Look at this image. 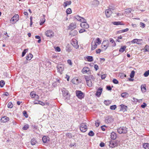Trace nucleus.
<instances>
[{
	"mask_svg": "<svg viewBox=\"0 0 149 149\" xmlns=\"http://www.w3.org/2000/svg\"><path fill=\"white\" fill-rule=\"evenodd\" d=\"M141 89L143 92H145L146 91L145 84H142L141 86Z\"/></svg>",
	"mask_w": 149,
	"mask_h": 149,
	"instance_id": "nucleus-26",
	"label": "nucleus"
},
{
	"mask_svg": "<svg viewBox=\"0 0 149 149\" xmlns=\"http://www.w3.org/2000/svg\"><path fill=\"white\" fill-rule=\"evenodd\" d=\"M5 84V82L3 80H1L0 81V86L2 87Z\"/></svg>",
	"mask_w": 149,
	"mask_h": 149,
	"instance_id": "nucleus-44",
	"label": "nucleus"
},
{
	"mask_svg": "<svg viewBox=\"0 0 149 149\" xmlns=\"http://www.w3.org/2000/svg\"><path fill=\"white\" fill-rule=\"evenodd\" d=\"M111 101L109 100H105L104 101V103L106 105H109L111 104Z\"/></svg>",
	"mask_w": 149,
	"mask_h": 149,
	"instance_id": "nucleus-34",
	"label": "nucleus"
},
{
	"mask_svg": "<svg viewBox=\"0 0 149 149\" xmlns=\"http://www.w3.org/2000/svg\"><path fill=\"white\" fill-rule=\"evenodd\" d=\"M9 118L7 116H4L1 118L0 120L1 122L3 123H6L9 120Z\"/></svg>",
	"mask_w": 149,
	"mask_h": 149,
	"instance_id": "nucleus-19",
	"label": "nucleus"
},
{
	"mask_svg": "<svg viewBox=\"0 0 149 149\" xmlns=\"http://www.w3.org/2000/svg\"><path fill=\"white\" fill-rule=\"evenodd\" d=\"M29 128V125H25L23 127V129L24 130H27Z\"/></svg>",
	"mask_w": 149,
	"mask_h": 149,
	"instance_id": "nucleus-46",
	"label": "nucleus"
},
{
	"mask_svg": "<svg viewBox=\"0 0 149 149\" xmlns=\"http://www.w3.org/2000/svg\"><path fill=\"white\" fill-rule=\"evenodd\" d=\"M57 72L61 74L62 73V72L64 70V66L61 65H58L57 66Z\"/></svg>",
	"mask_w": 149,
	"mask_h": 149,
	"instance_id": "nucleus-9",
	"label": "nucleus"
},
{
	"mask_svg": "<svg viewBox=\"0 0 149 149\" xmlns=\"http://www.w3.org/2000/svg\"><path fill=\"white\" fill-rule=\"evenodd\" d=\"M140 27L142 28H144L145 26V24L141 22H140Z\"/></svg>",
	"mask_w": 149,
	"mask_h": 149,
	"instance_id": "nucleus-49",
	"label": "nucleus"
},
{
	"mask_svg": "<svg viewBox=\"0 0 149 149\" xmlns=\"http://www.w3.org/2000/svg\"><path fill=\"white\" fill-rule=\"evenodd\" d=\"M71 3V1H66L64 3L63 6L64 8L66 7L68 5H70Z\"/></svg>",
	"mask_w": 149,
	"mask_h": 149,
	"instance_id": "nucleus-29",
	"label": "nucleus"
},
{
	"mask_svg": "<svg viewBox=\"0 0 149 149\" xmlns=\"http://www.w3.org/2000/svg\"><path fill=\"white\" fill-rule=\"evenodd\" d=\"M134 73L135 72L134 70H132L131 71L130 75V77L131 78H133L134 77Z\"/></svg>",
	"mask_w": 149,
	"mask_h": 149,
	"instance_id": "nucleus-39",
	"label": "nucleus"
},
{
	"mask_svg": "<svg viewBox=\"0 0 149 149\" xmlns=\"http://www.w3.org/2000/svg\"><path fill=\"white\" fill-rule=\"evenodd\" d=\"M113 121V119L111 116H108L106 117L105 120V123H108L112 122Z\"/></svg>",
	"mask_w": 149,
	"mask_h": 149,
	"instance_id": "nucleus-10",
	"label": "nucleus"
},
{
	"mask_svg": "<svg viewBox=\"0 0 149 149\" xmlns=\"http://www.w3.org/2000/svg\"><path fill=\"white\" fill-rule=\"evenodd\" d=\"M74 17L77 20L81 22L86 21V20L85 19L78 15L75 16Z\"/></svg>",
	"mask_w": 149,
	"mask_h": 149,
	"instance_id": "nucleus-17",
	"label": "nucleus"
},
{
	"mask_svg": "<svg viewBox=\"0 0 149 149\" xmlns=\"http://www.w3.org/2000/svg\"><path fill=\"white\" fill-rule=\"evenodd\" d=\"M116 108V106L115 105L111 106L110 107V109L111 110H115Z\"/></svg>",
	"mask_w": 149,
	"mask_h": 149,
	"instance_id": "nucleus-45",
	"label": "nucleus"
},
{
	"mask_svg": "<svg viewBox=\"0 0 149 149\" xmlns=\"http://www.w3.org/2000/svg\"><path fill=\"white\" fill-rule=\"evenodd\" d=\"M63 95V97H65V99L66 101H68L69 100L70 98V95L68 93V91L64 88L62 89Z\"/></svg>",
	"mask_w": 149,
	"mask_h": 149,
	"instance_id": "nucleus-2",
	"label": "nucleus"
},
{
	"mask_svg": "<svg viewBox=\"0 0 149 149\" xmlns=\"http://www.w3.org/2000/svg\"><path fill=\"white\" fill-rule=\"evenodd\" d=\"M76 93L77 96L79 98L81 99L84 97V94L81 91L77 90Z\"/></svg>",
	"mask_w": 149,
	"mask_h": 149,
	"instance_id": "nucleus-5",
	"label": "nucleus"
},
{
	"mask_svg": "<svg viewBox=\"0 0 149 149\" xmlns=\"http://www.w3.org/2000/svg\"><path fill=\"white\" fill-rule=\"evenodd\" d=\"M89 71L90 70L89 68L87 67H85L83 68L81 72L83 74L87 73V74H89Z\"/></svg>",
	"mask_w": 149,
	"mask_h": 149,
	"instance_id": "nucleus-15",
	"label": "nucleus"
},
{
	"mask_svg": "<svg viewBox=\"0 0 149 149\" xmlns=\"http://www.w3.org/2000/svg\"><path fill=\"white\" fill-rule=\"evenodd\" d=\"M100 123L99 122L98 120L96 121L95 122V126L96 127H98L100 125Z\"/></svg>",
	"mask_w": 149,
	"mask_h": 149,
	"instance_id": "nucleus-57",
	"label": "nucleus"
},
{
	"mask_svg": "<svg viewBox=\"0 0 149 149\" xmlns=\"http://www.w3.org/2000/svg\"><path fill=\"white\" fill-rule=\"evenodd\" d=\"M23 113L24 116L26 118H27L28 117V116L26 112V111H23Z\"/></svg>",
	"mask_w": 149,
	"mask_h": 149,
	"instance_id": "nucleus-59",
	"label": "nucleus"
},
{
	"mask_svg": "<svg viewBox=\"0 0 149 149\" xmlns=\"http://www.w3.org/2000/svg\"><path fill=\"white\" fill-rule=\"evenodd\" d=\"M126 48V46L125 45L122 46H121V48H120L119 50V52L121 53L123 52L125 50Z\"/></svg>",
	"mask_w": 149,
	"mask_h": 149,
	"instance_id": "nucleus-25",
	"label": "nucleus"
},
{
	"mask_svg": "<svg viewBox=\"0 0 149 149\" xmlns=\"http://www.w3.org/2000/svg\"><path fill=\"white\" fill-rule=\"evenodd\" d=\"M86 30L85 29H81L79 31V32L80 33H82L86 31Z\"/></svg>",
	"mask_w": 149,
	"mask_h": 149,
	"instance_id": "nucleus-58",
	"label": "nucleus"
},
{
	"mask_svg": "<svg viewBox=\"0 0 149 149\" xmlns=\"http://www.w3.org/2000/svg\"><path fill=\"white\" fill-rule=\"evenodd\" d=\"M55 50L57 52H60L61 49L59 47H56L55 48Z\"/></svg>",
	"mask_w": 149,
	"mask_h": 149,
	"instance_id": "nucleus-60",
	"label": "nucleus"
},
{
	"mask_svg": "<svg viewBox=\"0 0 149 149\" xmlns=\"http://www.w3.org/2000/svg\"><path fill=\"white\" fill-rule=\"evenodd\" d=\"M87 59L89 61H92L93 60V58L91 56H88L87 57Z\"/></svg>",
	"mask_w": 149,
	"mask_h": 149,
	"instance_id": "nucleus-36",
	"label": "nucleus"
},
{
	"mask_svg": "<svg viewBox=\"0 0 149 149\" xmlns=\"http://www.w3.org/2000/svg\"><path fill=\"white\" fill-rule=\"evenodd\" d=\"M94 4H95L96 6H97L99 3V1L97 0H95L93 2Z\"/></svg>",
	"mask_w": 149,
	"mask_h": 149,
	"instance_id": "nucleus-54",
	"label": "nucleus"
},
{
	"mask_svg": "<svg viewBox=\"0 0 149 149\" xmlns=\"http://www.w3.org/2000/svg\"><path fill=\"white\" fill-rule=\"evenodd\" d=\"M112 13L111 9L110 8L107 9L105 11V14L107 17H110Z\"/></svg>",
	"mask_w": 149,
	"mask_h": 149,
	"instance_id": "nucleus-13",
	"label": "nucleus"
},
{
	"mask_svg": "<svg viewBox=\"0 0 149 149\" xmlns=\"http://www.w3.org/2000/svg\"><path fill=\"white\" fill-rule=\"evenodd\" d=\"M13 106V105L11 102H8V107L9 108H12Z\"/></svg>",
	"mask_w": 149,
	"mask_h": 149,
	"instance_id": "nucleus-38",
	"label": "nucleus"
},
{
	"mask_svg": "<svg viewBox=\"0 0 149 149\" xmlns=\"http://www.w3.org/2000/svg\"><path fill=\"white\" fill-rule=\"evenodd\" d=\"M109 41L107 40H105L103 41L101 47L102 48L104 49V50L106 49L109 46Z\"/></svg>",
	"mask_w": 149,
	"mask_h": 149,
	"instance_id": "nucleus-3",
	"label": "nucleus"
},
{
	"mask_svg": "<svg viewBox=\"0 0 149 149\" xmlns=\"http://www.w3.org/2000/svg\"><path fill=\"white\" fill-rule=\"evenodd\" d=\"M97 44H96V43H94L93 42H92L91 45V50H94L97 48Z\"/></svg>",
	"mask_w": 149,
	"mask_h": 149,
	"instance_id": "nucleus-22",
	"label": "nucleus"
},
{
	"mask_svg": "<svg viewBox=\"0 0 149 149\" xmlns=\"http://www.w3.org/2000/svg\"><path fill=\"white\" fill-rule=\"evenodd\" d=\"M31 144L32 145H34L37 143V141L34 138H33L31 140Z\"/></svg>",
	"mask_w": 149,
	"mask_h": 149,
	"instance_id": "nucleus-30",
	"label": "nucleus"
},
{
	"mask_svg": "<svg viewBox=\"0 0 149 149\" xmlns=\"http://www.w3.org/2000/svg\"><path fill=\"white\" fill-rule=\"evenodd\" d=\"M28 49H25L22 52V56H24L26 54V53L28 52Z\"/></svg>",
	"mask_w": 149,
	"mask_h": 149,
	"instance_id": "nucleus-40",
	"label": "nucleus"
},
{
	"mask_svg": "<svg viewBox=\"0 0 149 149\" xmlns=\"http://www.w3.org/2000/svg\"><path fill=\"white\" fill-rule=\"evenodd\" d=\"M101 51V50L100 49H98L96 50V53L97 54H99L100 53V52Z\"/></svg>",
	"mask_w": 149,
	"mask_h": 149,
	"instance_id": "nucleus-64",
	"label": "nucleus"
},
{
	"mask_svg": "<svg viewBox=\"0 0 149 149\" xmlns=\"http://www.w3.org/2000/svg\"><path fill=\"white\" fill-rule=\"evenodd\" d=\"M102 88H99L98 89L96 93H95V95L96 96L98 97H100L102 93Z\"/></svg>",
	"mask_w": 149,
	"mask_h": 149,
	"instance_id": "nucleus-16",
	"label": "nucleus"
},
{
	"mask_svg": "<svg viewBox=\"0 0 149 149\" xmlns=\"http://www.w3.org/2000/svg\"><path fill=\"white\" fill-rule=\"evenodd\" d=\"M145 50L146 51H149V47L146 45L145 46Z\"/></svg>",
	"mask_w": 149,
	"mask_h": 149,
	"instance_id": "nucleus-61",
	"label": "nucleus"
},
{
	"mask_svg": "<svg viewBox=\"0 0 149 149\" xmlns=\"http://www.w3.org/2000/svg\"><path fill=\"white\" fill-rule=\"evenodd\" d=\"M117 137L116 133L114 132L111 133V139L114 140Z\"/></svg>",
	"mask_w": 149,
	"mask_h": 149,
	"instance_id": "nucleus-23",
	"label": "nucleus"
},
{
	"mask_svg": "<svg viewBox=\"0 0 149 149\" xmlns=\"http://www.w3.org/2000/svg\"><path fill=\"white\" fill-rule=\"evenodd\" d=\"M117 131L120 134H125L127 132V128L125 127H121L117 129Z\"/></svg>",
	"mask_w": 149,
	"mask_h": 149,
	"instance_id": "nucleus-4",
	"label": "nucleus"
},
{
	"mask_svg": "<svg viewBox=\"0 0 149 149\" xmlns=\"http://www.w3.org/2000/svg\"><path fill=\"white\" fill-rule=\"evenodd\" d=\"M77 33V32L76 30H74L73 31H72L70 33L72 36H74L76 35Z\"/></svg>",
	"mask_w": 149,
	"mask_h": 149,
	"instance_id": "nucleus-37",
	"label": "nucleus"
},
{
	"mask_svg": "<svg viewBox=\"0 0 149 149\" xmlns=\"http://www.w3.org/2000/svg\"><path fill=\"white\" fill-rule=\"evenodd\" d=\"M76 24L75 23H71L70 25L69 26V29L73 30L76 28Z\"/></svg>",
	"mask_w": 149,
	"mask_h": 149,
	"instance_id": "nucleus-18",
	"label": "nucleus"
},
{
	"mask_svg": "<svg viewBox=\"0 0 149 149\" xmlns=\"http://www.w3.org/2000/svg\"><path fill=\"white\" fill-rule=\"evenodd\" d=\"M19 19V16L18 15H15L11 19L10 22L12 23L15 24Z\"/></svg>",
	"mask_w": 149,
	"mask_h": 149,
	"instance_id": "nucleus-7",
	"label": "nucleus"
},
{
	"mask_svg": "<svg viewBox=\"0 0 149 149\" xmlns=\"http://www.w3.org/2000/svg\"><path fill=\"white\" fill-rule=\"evenodd\" d=\"M66 136L68 137L69 138H71L72 137V134L70 133H68L66 134Z\"/></svg>",
	"mask_w": 149,
	"mask_h": 149,
	"instance_id": "nucleus-52",
	"label": "nucleus"
},
{
	"mask_svg": "<svg viewBox=\"0 0 149 149\" xmlns=\"http://www.w3.org/2000/svg\"><path fill=\"white\" fill-rule=\"evenodd\" d=\"M35 104H39L42 106H44L45 104V103L40 101H38V103H34Z\"/></svg>",
	"mask_w": 149,
	"mask_h": 149,
	"instance_id": "nucleus-53",
	"label": "nucleus"
},
{
	"mask_svg": "<svg viewBox=\"0 0 149 149\" xmlns=\"http://www.w3.org/2000/svg\"><path fill=\"white\" fill-rule=\"evenodd\" d=\"M71 44L75 49H77L79 48V46L78 45L77 42L75 39L73 40H72Z\"/></svg>",
	"mask_w": 149,
	"mask_h": 149,
	"instance_id": "nucleus-11",
	"label": "nucleus"
},
{
	"mask_svg": "<svg viewBox=\"0 0 149 149\" xmlns=\"http://www.w3.org/2000/svg\"><path fill=\"white\" fill-rule=\"evenodd\" d=\"M94 68L95 69V70L96 71L98 70V66L97 65H95L94 66Z\"/></svg>",
	"mask_w": 149,
	"mask_h": 149,
	"instance_id": "nucleus-63",
	"label": "nucleus"
},
{
	"mask_svg": "<svg viewBox=\"0 0 149 149\" xmlns=\"http://www.w3.org/2000/svg\"><path fill=\"white\" fill-rule=\"evenodd\" d=\"M94 134L92 131H90L88 134V135L91 136H93L94 135Z\"/></svg>",
	"mask_w": 149,
	"mask_h": 149,
	"instance_id": "nucleus-48",
	"label": "nucleus"
},
{
	"mask_svg": "<svg viewBox=\"0 0 149 149\" xmlns=\"http://www.w3.org/2000/svg\"><path fill=\"white\" fill-rule=\"evenodd\" d=\"M149 75V70L146 71L144 73L143 75L145 77H148Z\"/></svg>",
	"mask_w": 149,
	"mask_h": 149,
	"instance_id": "nucleus-43",
	"label": "nucleus"
},
{
	"mask_svg": "<svg viewBox=\"0 0 149 149\" xmlns=\"http://www.w3.org/2000/svg\"><path fill=\"white\" fill-rule=\"evenodd\" d=\"M121 96L123 97H127L129 96L128 94L127 93H123L121 94Z\"/></svg>",
	"mask_w": 149,
	"mask_h": 149,
	"instance_id": "nucleus-32",
	"label": "nucleus"
},
{
	"mask_svg": "<svg viewBox=\"0 0 149 149\" xmlns=\"http://www.w3.org/2000/svg\"><path fill=\"white\" fill-rule=\"evenodd\" d=\"M143 147L145 149H149V143H144Z\"/></svg>",
	"mask_w": 149,
	"mask_h": 149,
	"instance_id": "nucleus-33",
	"label": "nucleus"
},
{
	"mask_svg": "<svg viewBox=\"0 0 149 149\" xmlns=\"http://www.w3.org/2000/svg\"><path fill=\"white\" fill-rule=\"evenodd\" d=\"M113 82L115 84H118V81L116 79H114L113 80Z\"/></svg>",
	"mask_w": 149,
	"mask_h": 149,
	"instance_id": "nucleus-55",
	"label": "nucleus"
},
{
	"mask_svg": "<svg viewBox=\"0 0 149 149\" xmlns=\"http://www.w3.org/2000/svg\"><path fill=\"white\" fill-rule=\"evenodd\" d=\"M107 75L106 74H104L102 75L101 76V78L102 79H104L106 77Z\"/></svg>",
	"mask_w": 149,
	"mask_h": 149,
	"instance_id": "nucleus-56",
	"label": "nucleus"
},
{
	"mask_svg": "<svg viewBox=\"0 0 149 149\" xmlns=\"http://www.w3.org/2000/svg\"><path fill=\"white\" fill-rule=\"evenodd\" d=\"M80 26L81 27L85 29H87L89 27L88 24L86 22V21L81 22L80 24Z\"/></svg>",
	"mask_w": 149,
	"mask_h": 149,
	"instance_id": "nucleus-12",
	"label": "nucleus"
},
{
	"mask_svg": "<svg viewBox=\"0 0 149 149\" xmlns=\"http://www.w3.org/2000/svg\"><path fill=\"white\" fill-rule=\"evenodd\" d=\"M45 34L47 37L51 38L54 36V33L52 30H47L45 33Z\"/></svg>",
	"mask_w": 149,
	"mask_h": 149,
	"instance_id": "nucleus-6",
	"label": "nucleus"
},
{
	"mask_svg": "<svg viewBox=\"0 0 149 149\" xmlns=\"http://www.w3.org/2000/svg\"><path fill=\"white\" fill-rule=\"evenodd\" d=\"M131 9L130 8H127L125 10V12L126 13H129L131 12Z\"/></svg>",
	"mask_w": 149,
	"mask_h": 149,
	"instance_id": "nucleus-42",
	"label": "nucleus"
},
{
	"mask_svg": "<svg viewBox=\"0 0 149 149\" xmlns=\"http://www.w3.org/2000/svg\"><path fill=\"white\" fill-rule=\"evenodd\" d=\"M45 18H43V22L41 21V22L40 23V25H42L43 23L45 22Z\"/></svg>",
	"mask_w": 149,
	"mask_h": 149,
	"instance_id": "nucleus-62",
	"label": "nucleus"
},
{
	"mask_svg": "<svg viewBox=\"0 0 149 149\" xmlns=\"http://www.w3.org/2000/svg\"><path fill=\"white\" fill-rule=\"evenodd\" d=\"M85 77L87 86L89 87H91L92 86V79L93 80L94 79L93 76V75L86 76Z\"/></svg>",
	"mask_w": 149,
	"mask_h": 149,
	"instance_id": "nucleus-1",
	"label": "nucleus"
},
{
	"mask_svg": "<svg viewBox=\"0 0 149 149\" xmlns=\"http://www.w3.org/2000/svg\"><path fill=\"white\" fill-rule=\"evenodd\" d=\"M110 42H111V43H113L114 42V46H115L116 45V43L114 42V40L112 38H110L109 40Z\"/></svg>",
	"mask_w": 149,
	"mask_h": 149,
	"instance_id": "nucleus-51",
	"label": "nucleus"
},
{
	"mask_svg": "<svg viewBox=\"0 0 149 149\" xmlns=\"http://www.w3.org/2000/svg\"><path fill=\"white\" fill-rule=\"evenodd\" d=\"M141 40H140L137 39H135L132 40L131 42H127V43H130L131 42L132 44H134V43H136L138 44H141Z\"/></svg>",
	"mask_w": 149,
	"mask_h": 149,
	"instance_id": "nucleus-14",
	"label": "nucleus"
},
{
	"mask_svg": "<svg viewBox=\"0 0 149 149\" xmlns=\"http://www.w3.org/2000/svg\"><path fill=\"white\" fill-rule=\"evenodd\" d=\"M112 23L113 24L115 25H124V24H123L122 22H112Z\"/></svg>",
	"mask_w": 149,
	"mask_h": 149,
	"instance_id": "nucleus-27",
	"label": "nucleus"
},
{
	"mask_svg": "<svg viewBox=\"0 0 149 149\" xmlns=\"http://www.w3.org/2000/svg\"><path fill=\"white\" fill-rule=\"evenodd\" d=\"M42 141L44 143H47L49 141V138L48 136H44L42 138Z\"/></svg>",
	"mask_w": 149,
	"mask_h": 149,
	"instance_id": "nucleus-24",
	"label": "nucleus"
},
{
	"mask_svg": "<svg viewBox=\"0 0 149 149\" xmlns=\"http://www.w3.org/2000/svg\"><path fill=\"white\" fill-rule=\"evenodd\" d=\"M120 110L123 111H125L127 110L128 108L127 106L123 104L120 105Z\"/></svg>",
	"mask_w": 149,
	"mask_h": 149,
	"instance_id": "nucleus-20",
	"label": "nucleus"
},
{
	"mask_svg": "<svg viewBox=\"0 0 149 149\" xmlns=\"http://www.w3.org/2000/svg\"><path fill=\"white\" fill-rule=\"evenodd\" d=\"M101 40H100V38H97L94 42V43H96V44H97L98 45H100L101 43Z\"/></svg>",
	"mask_w": 149,
	"mask_h": 149,
	"instance_id": "nucleus-28",
	"label": "nucleus"
},
{
	"mask_svg": "<svg viewBox=\"0 0 149 149\" xmlns=\"http://www.w3.org/2000/svg\"><path fill=\"white\" fill-rule=\"evenodd\" d=\"M117 146L116 143L113 141H111L109 142V146L110 147L112 148L114 147Z\"/></svg>",
	"mask_w": 149,
	"mask_h": 149,
	"instance_id": "nucleus-21",
	"label": "nucleus"
},
{
	"mask_svg": "<svg viewBox=\"0 0 149 149\" xmlns=\"http://www.w3.org/2000/svg\"><path fill=\"white\" fill-rule=\"evenodd\" d=\"M33 57V55L31 53H29V54L26 56V59L27 60H30L31 58Z\"/></svg>",
	"mask_w": 149,
	"mask_h": 149,
	"instance_id": "nucleus-31",
	"label": "nucleus"
},
{
	"mask_svg": "<svg viewBox=\"0 0 149 149\" xmlns=\"http://www.w3.org/2000/svg\"><path fill=\"white\" fill-rule=\"evenodd\" d=\"M78 79H74L72 80V82L74 84H77L78 83Z\"/></svg>",
	"mask_w": 149,
	"mask_h": 149,
	"instance_id": "nucleus-35",
	"label": "nucleus"
},
{
	"mask_svg": "<svg viewBox=\"0 0 149 149\" xmlns=\"http://www.w3.org/2000/svg\"><path fill=\"white\" fill-rule=\"evenodd\" d=\"M80 129L82 132H85L87 130V127L85 123H82L80 125Z\"/></svg>",
	"mask_w": 149,
	"mask_h": 149,
	"instance_id": "nucleus-8",
	"label": "nucleus"
},
{
	"mask_svg": "<svg viewBox=\"0 0 149 149\" xmlns=\"http://www.w3.org/2000/svg\"><path fill=\"white\" fill-rule=\"evenodd\" d=\"M36 94H35L33 92H32L30 93V96L34 98Z\"/></svg>",
	"mask_w": 149,
	"mask_h": 149,
	"instance_id": "nucleus-50",
	"label": "nucleus"
},
{
	"mask_svg": "<svg viewBox=\"0 0 149 149\" xmlns=\"http://www.w3.org/2000/svg\"><path fill=\"white\" fill-rule=\"evenodd\" d=\"M129 30V29L128 28H126L125 29L122 30L120 31V33H123L124 32H125L126 31H128Z\"/></svg>",
	"mask_w": 149,
	"mask_h": 149,
	"instance_id": "nucleus-47",
	"label": "nucleus"
},
{
	"mask_svg": "<svg viewBox=\"0 0 149 149\" xmlns=\"http://www.w3.org/2000/svg\"><path fill=\"white\" fill-rule=\"evenodd\" d=\"M66 13L68 14H70L72 13L71 10L70 8H68L66 10Z\"/></svg>",
	"mask_w": 149,
	"mask_h": 149,
	"instance_id": "nucleus-41",
	"label": "nucleus"
}]
</instances>
